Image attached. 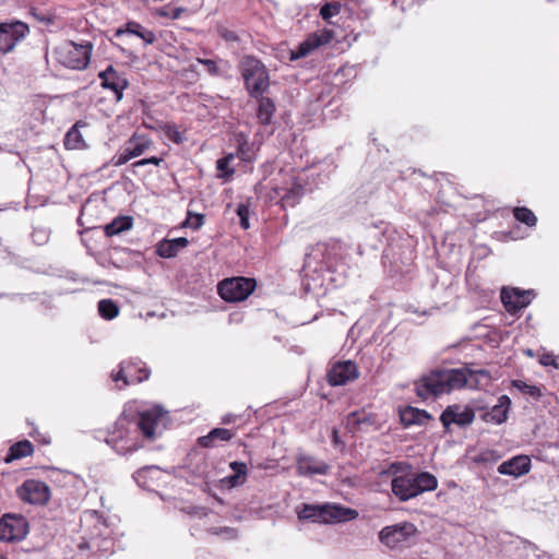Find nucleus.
Masks as SVG:
<instances>
[{"mask_svg":"<svg viewBox=\"0 0 559 559\" xmlns=\"http://www.w3.org/2000/svg\"><path fill=\"white\" fill-rule=\"evenodd\" d=\"M168 413L159 406L138 414L123 412L116 420L112 430L96 431L95 439L106 442L118 454H127L141 448L140 433L147 439H155L166 429Z\"/></svg>","mask_w":559,"mask_h":559,"instance_id":"f257e3e1","label":"nucleus"},{"mask_svg":"<svg viewBox=\"0 0 559 559\" xmlns=\"http://www.w3.org/2000/svg\"><path fill=\"white\" fill-rule=\"evenodd\" d=\"M389 473L393 476L392 492L401 501H407L438 487V479L428 472L417 473L407 462L392 463Z\"/></svg>","mask_w":559,"mask_h":559,"instance_id":"f03ea898","label":"nucleus"},{"mask_svg":"<svg viewBox=\"0 0 559 559\" xmlns=\"http://www.w3.org/2000/svg\"><path fill=\"white\" fill-rule=\"evenodd\" d=\"M468 367L435 369L415 382V392L421 400L438 397L467 385Z\"/></svg>","mask_w":559,"mask_h":559,"instance_id":"7ed1b4c3","label":"nucleus"},{"mask_svg":"<svg viewBox=\"0 0 559 559\" xmlns=\"http://www.w3.org/2000/svg\"><path fill=\"white\" fill-rule=\"evenodd\" d=\"M296 512L300 521H310L313 524L344 523L358 518L357 510L335 503H302Z\"/></svg>","mask_w":559,"mask_h":559,"instance_id":"20e7f679","label":"nucleus"},{"mask_svg":"<svg viewBox=\"0 0 559 559\" xmlns=\"http://www.w3.org/2000/svg\"><path fill=\"white\" fill-rule=\"evenodd\" d=\"M93 45L90 41L76 44L66 40L56 46L51 55L61 66L72 70H84L91 61Z\"/></svg>","mask_w":559,"mask_h":559,"instance_id":"39448f33","label":"nucleus"},{"mask_svg":"<svg viewBox=\"0 0 559 559\" xmlns=\"http://www.w3.org/2000/svg\"><path fill=\"white\" fill-rule=\"evenodd\" d=\"M240 72L245 87L251 97H260L269 90V72L255 57L245 56L240 61Z\"/></svg>","mask_w":559,"mask_h":559,"instance_id":"423d86ee","label":"nucleus"},{"mask_svg":"<svg viewBox=\"0 0 559 559\" xmlns=\"http://www.w3.org/2000/svg\"><path fill=\"white\" fill-rule=\"evenodd\" d=\"M306 189L302 181L292 173L280 174V178L275 179V183L269 194L270 201L281 202L284 207L295 206Z\"/></svg>","mask_w":559,"mask_h":559,"instance_id":"0eeeda50","label":"nucleus"},{"mask_svg":"<svg viewBox=\"0 0 559 559\" xmlns=\"http://www.w3.org/2000/svg\"><path fill=\"white\" fill-rule=\"evenodd\" d=\"M151 371L146 365L139 358H130L123 360L119 365V370L111 373L114 382H122L119 388L130 384L141 383L150 378Z\"/></svg>","mask_w":559,"mask_h":559,"instance_id":"6e6552de","label":"nucleus"},{"mask_svg":"<svg viewBox=\"0 0 559 559\" xmlns=\"http://www.w3.org/2000/svg\"><path fill=\"white\" fill-rule=\"evenodd\" d=\"M416 526H383L379 532L380 542L391 549H402L417 542Z\"/></svg>","mask_w":559,"mask_h":559,"instance_id":"1a4fd4ad","label":"nucleus"},{"mask_svg":"<svg viewBox=\"0 0 559 559\" xmlns=\"http://www.w3.org/2000/svg\"><path fill=\"white\" fill-rule=\"evenodd\" d=\"M255 281L247 277L225 278L218 284L219 296L228 302H238L248 298L254 290Z\"/></svg>","mask_w":559,"mask_h":559,"instance_id":"9d476101","label":"nucleus"},{"mask_svg":"<svg viewBox=\"0 0 559 559\" xmlns=\"http://www.w3.org/2000/svg\"><path fill=\"white\" fill-rule=\"evenodd\" d=\"M29 33L28 25L21 21L0 23V55L11 52Z\"/></svg>","mask_w":559,"mask_h":559,"instance_id":"9b49d317","label":"nucleus"},{"mask_svg":"<svg viewBox=\"0 0 559 559\" xmlns=\"http://www.w3.org/2000/svg\"><path fill=\"white\" fill-rule=\"evenodd\" d=\"M17 496L31 504H45L50 498V489L41 480L27 479L19 487Z\"/></svg>","mask_w":559,"mask_h":559,"instance_id":"f8f14e48","label":"nucleus"},{"mask_svg":"<svg viewBox=\"0 0 559 559\" xmlns=\"http://www.w3.org/2000/svg\"><path fill=\"white\" fill-rule=\"evenodd\" d=\"M475 418V412L472 407L461 406L457 404L448 406L440 416V421L445 429L451 425L459 427L469 426Z\"/></svg>","mask_w":559,"mask_h":559,"instance_id":"ddd939ff","label":"nucleus"},{"mask_svg":"<svg viewBox=\"0 0 559 559\" xmlns=\"http://www.w3.org/2000/svg\"><path fill=\"white\" fill-rule=\"evenodd\" d=\"M100 86L110 90L114 93L116 102H120L123 97V91L129 86L126 76L119 73L111 64L106 70L98 73Z\"/></svg>","mask_w":559,"mask_h":559,"instance_id":"4468645a","label":"nucleus"},{"mask_svg":"<svg viewBox=\"0 0 559 559\" xmlns=\"http://www.w3.org/2000/svg\"><path fill=\"white\" fill-rule=\"evenodd\" d=\"M534 298L533 290H521L520 288H503L501 290V301L510 313H516L527 307Z\"/></svg>","mask_w":559,"mask_h":559,"instance_id":"2eb2a0df","label":"nucleus"},{"mask_svg":"<svg viewBox=\"0 0 559 559\" xmlns=\"http://www.w3.org/2000/svg\"><path fill=\"white\" fill-rule=\"evenodd\" d=\"M326 377L331 385H344L358 378L357 366L350 360L336 362L331 367Z\"/></svg>","mask_w":559,"mask_h":559,"instance_id":"dca6fc26","label":"nucleus"},{"mask_svg":"<svg viewBox=\"0 0 559 559\" xmlns=\"http://www.w3.org/2000/svg\"><path fill=\"white\" fill-rule=\"evenodd\" d=\"M296 469L300 476L326 475L330 465L314 456L308 454H299L296 459Z\"/></svg>","mask_w":559,"mask_h":559,"instance_id":"f3484780","label":"nucleus"},{"mask_svg":"<svg viewBox=\"0 0 559 559\" xmlns=\"http://www.w3.org/2000/svg\"><path fill=\"white\" fill-rule=\"evenodd\" d=\"M511 407V400L508 395H501L498 397L497 404L490 409L485 411L480 418L485 423H491L495 425H501L508 419L509 411Z\"/></svg>","mask_w":559,"mask_h":559,"instance_id":"a211bd4d","label":"nucleus"},{"mask_svg":"<svg viewBox=\"0 0 559 559\" xmlns=\"http://www.w3.org/2000/svg\"><path fill=\"white\" fill-rule=\"evenodd\" d=\"M497 469L501 475L520 477L531 471V459L527 455H516L502 462Z\"/></svg>","mask_w":559,"mask_h":559,"instance_id":"6ab92c4d","label":"nucleus"},{"mask_svg":"<svg viewBox=\"0 0 559 559\" xmlns=\"http://www.w3.org/2000/svg\"><path fill=\"white\" fill-rule=\"evenodd\" d=\"M400 419L404 427H411L413 425L421 426L431 419V415L424 409L406 406L400 411Z\"/></svg>","mask_w":559,"mask_h":559,"instance_id":"aec40b11","label":"nucleus"},{"mask_svg":"<svg viewBox=\"0 0 559 559\" xmlns=\"http://www.w3.org/2000/svg\"><path fill=\"white\" fill-rule=\"evenodd\" d=\"M233 474L222 479V484L228 488H235L246 483L248 466L245 462L234 461L229 463Z\"/></svg>","mask_w":559,"mask_h":559,"instance_id":"412c9836","label":"nucleus"},{"mask_svg":"<svg viewBox=\"0 0 559 559\" xmlns=\"http://www.w3.org/2000/svg\"><path fill=\"white\" fill-rule=\"evenodd\" d=\"M189 245V240L185 237H178L170 240H162L157 245L156 252L160 258L169 259L178 254V252Z\"/></svg>","mask_w":559,"mask_h":559,"instance_id":"4be33fe9","label":"nucleus"},{"mask_svg":"<svg viewBox=\"0 0 559 559\" xmlns=\"http://www.w3.org/2000/svg\"><path fill=\"white\" fill-rule=\"evenodd\" d=\"M124 34L138 36L144 41L145 45H151L156 39L155 34L152 31L146 29L140 23L133 21L128 22L124 28H119L116 31V37H120Z\"/></svg>","mask_w":559,"mask_h":559,"instance_id":"5701e85b","label":"nucleus"},{"mask_svg":"<svg viewBox=\"0 0 559 559\" xmlns=\"http://www.w3.org/2000/svg\"><path fill=\"white\" fill-rule=\"evenodd\" d=\"M235 433L226 428H214L206 436L200 437L198 443L203 448H214L222 441H229Z\"/></svg>","mask_w":559,"mask_h":559,"instance_id":"b1692460","label":"nucleus"},{"mask_svg":"<svg viewBox=\"0 0 559 559\" xmlns=\"http://www.w3.org/2000/svg\"><path fill=\"white\" fill-rule=\"evenodd\" d=\"M152 146V141L145 135L133 134L127 142L124 147L132 158L143 155Z\"/></svg>","mask_w":559,"mask_h":559,"instance_id":"393cba45","label":"nucleus"},{"mask_svg":"<svg viewBox=\"0 0 559 559\" xmlns=\"http://www.w3.org/2000/svg\"><path fill=\"white\" fill-rule=\"evenodd\" d=\"M255 98L258 99L257 118L260 123L267 126L272 122V118L275 114V104L273 99L270 97H264L263 95Z\"/></svg>","mask_w":559,"mask_h":559,"instance_id":"a878e982","label":"nucleus"},{"mask_svg":"<svg viewBox=\"0 0 559 559\" xmlns=\"http://www.w3.org/2000/svg\"><path fill=\"white\" fill-rule=\"evenodd\" d=\"M85 126L84 122L78 121L73 124L64 135V146L68 150H84L87 147L79 128Z\"/></svg>","mask_w":559,"mask_h":559,"instance_id":"bb28decb","label":"nucleus"},{"mask_svg":"<svg viewBox=\"0 0 559 559\" xmlns=\"http://www.w3.org/2000/svg\"><path fill=\"white\" fill-rule=\"evenodd\" d=\"M33 452H34V447H33L32 442H29L28 440H22V441L15 442L14 444H12L10 447L9 452H8L7 456L4 457V462L7 464H9L15 460H20V459L29 456V455H32Z\"/></svg>","mask_w":559,"mask_h":559,"instance_id":"cd10ccee","label":"nucleus"},{"mask_svg":"<svg viewBox=\"0 0 559 559\" xmlns=\"http://www.w3.org/2000/svg\"><path fill=\"white\" fill-rule=\"evenodd\" d=\"M28 534V526H0V542L19 543Z\"/></svg>","mask_w":559,"mask_h":559,"instance_id":"c85d7f7f","label":"nucleus"},{"mask_svg":"<svg viewBox=\"0 0 559 559\" xmlns=\"http://www.w3.org/2000/svg\"><path fill=\"white\" fill-rule=\"evenodd\" d=\"M133 225L130 216H118L104 227L105 235L112 237L129 230Z\"/></svg>","mask_w":559,"mask_h":559,"instance_id":"c756f323","label":"nucleus"},{"mask_svg":"<svg viewBox=\"0 0 559 559\" xmlns=\"http://www.w3.org/2000/svg\"><path fill=\"white\" fill-rule=\"evenodd\" d=\"M366 425H370V419L364 411H355L346 416L345 426L350 432L361 430Z\"/></svg>","mask_w":559,"mask_h":559,"instance_id":"7c9ffc66","label":"nucleus"},{"mask_svg":"<svg viewBox=\"0 0 559 559\" xmlns=\"http://www.w3.org/2000/svg\"><path fill=\"white\" fill-rule=\"evenodd\" d=\"M98 313L105 320H112L119 314V308L111 299H102L98 302Z\"/></svg>","mask_w":559,"mask_h":559,"instance_id":"2f4dec72","label":"nucleus"},{"mask_svg":"<svg viewBox=\"0 0 559 559\" xmlns=\"http://www.w3.org/2000/svg\"><path fill=\"white\" fill-rule=\"evenodd\" d=\"M513 215L516 221L532 227L537 223L536 215L527 207H515L513 210Z\"/></svg>","mask_w":559,"mask_h":559,"instance_id":"473e14b6","label":"nucleus"},{"mask_svg":"<svg viewBox=\"0 0 559 559\" xmlns=\"http://www.w3.org/2000/svg\"><path fill=\"white\" fill-rule=\"evenodd\" d=\"M317 46H314V41L312 37H308L305 41L300 43L296 50H292L290 60H297L308 56L312 50H314Z\"/></svg>","mask_w":559,"mask_h":559,"instance_id":"72a5a7b5","label":"nucleus"},{"mask_svg":"<svg viewBox=\"0 0 559 559\" xmlns=\"http://www.w3.org/2000/svg\"><path fill=\"white\" fill-rule=\"evenodd\" d=\"M159 473V469L155 466H146V467H143V468H140L138 469L134 474H133V478L134 480L138 483L139 486L141 487H150V484L147 481V478L152 475V474H158Z\"/></svg>","mask_w":559,"mask_h":559,"instance_id":"f704fd0d","label":"nucleus"},{"mask_svg":"<svg viewBox=\"0 0 559 559\" xmlns=\"http://www.w3.org/2000/svg\"><path fill=\"white\" fill-rule=\"evenodd\" d=\"M512 386L518 389L520 392L527 394L532 397L538 399L542 395V391L536 385H530L522 380H513Z\"/></svg>","mask_w":559,"mask_h":559,"instance_id":"c9c22d12","label":"nucleus"},{"mask_svg":"<svg viewBox=\"0 0 559 559\" xmlns=\"http://www.w3.org/2000/svg\"><path fill=\"white\" fill-rule=\"evenodd\" d=\"M204 224V215L199 213H193L188 211L187 218L182 223L183 227L191 228L193 230H198Z\"/></svg>","mask_w":559,"mask_h":559,"instance_id":"e433bc0d","label":"nucleus"},{"mask_svg":"<svg viewBox=\"0 0 559 559\" xmlns=\"http://www.w3.org/2000/svg\"><path fill=\"white\" fill-rule=\"evenodd\" d=\"M342 4L340 2H326L320 9L321 17L329 22L331 17L337 15L341 12Z\"/></svg>","mask_w":559,"mask_h":559,"instance_id":"4c0bfd02","label":"nucleus"},{"mask_svg":"<svg viewBox=\"0 0 559 559\" xmlns=\"http://www.w3.org/2000/svg\"><path fill=\"white\" fill-rule=\"evenodd\" d=\"M233 159L234 155L229 154L216 162L217 170L222 173L219 177L229 178L234 175L235 170L229 167Z\"/></svg>","mask_w":559,"mask_h":559,"instance_id":"58836bf2","label":"nucleus"},{"mask_svg":"<svg viewBox=\"0 0 559 559\" xmlns=\"http://www.w3.org/2000/svg\"><path fill=\"white\" fill-rule=\"evenodd\" d=\"M209 534L222 536L224 539L236 537V530L229 526H212L207 530Z\"/></svg>","mask_w":559,"mask_h":559,"instance_id":"ea45409f","label":"nucleus"},{"mask_svg":"<svg viewBox=\"0 0 559 559\" xmlns=\"http://www.w3.org/2000/svg\"><path fill=\"white\" fill-rule=\"evenodd\" d=\"M50 231L45 227H35L32 233L33 242L43 246L49 240Z\"/></svg>","mask_w":559,"mask_h":559,"instance_id":"a19ab883","label":"nucleus"},{"mask_svg":"<svg viewBox=\"0 0 559 559\" xmlns=\"http://www.w3.org/2000/svg\"><path fill=\"white\" fill-rule=\"evenodd\" d=\"M197 62L204 66L207 73L211 75L222 74V69L216 60L197 58Z\"/></svg>","mask_w":559,"mask_h":559,"instance_id":"79ce46f5","label":"nucleus"},{"mask_svg":"<svg viewBox=\"0 0 559 559\" xmlns=\"http://www.w3.org/2000/svg\"><path fill=\"white\" fill-rule=\"evenodd\" d=\"M313 38L314 46L320 47L322 45L329 44L333 38V32L330 29H323L321 33H314L310 35Z\"/></svg>","mask_w":559,"mask_h":559,"instance_id":"37998d69","label":"nucleus"},{"mask_svg":"<svg viewBox=\"0 0 559 559\" xmlns=\"http://www.w3.org/2000/svg\"><path fill=\"white\" fill-rule=\"evenodd\" d=\"M132 157L129 155L127 148H123V152L115 155L108 163H106L103 168H106L108 165H112L115 167H119L131 160Z\"/></svg>","mask_w":559,"mask_h":559,"instance_id":"c03bdc74","label":"nucleus"},{"mask_svg":"<svg viewBox=\"0 0 559 559\" xmlns=\"http://www.w3.org/2000/svg\"><path fill=\"white\" fill-rule=\"evenodd\" d=\"M237 215L240 219V226L243 229H248L250 227L249 224V207L245 204H239L237 207Z\"/></svg>","mask_w":559,"mask_h":559,"instance_id":"a18cd8bd","label":"nucleus"},{"mask_svg":"<svg viewBox=\"0 0 559 559\" xmlns=\"http://www.w3.org/2000/svg\"><path fill=\"white\" fill-rule=\"evenodd\" d=\"M162 162H163L162 157L152 156V157H148V158H143V159L134 162L132 164V167L136 168V167L145 166V165H148V164H152V165H155V166H159Z\"/></svg>","mask_w":559,"mask_h":559,"instance_id":"49530a36","label":"nucleus"},{"mask_svg":"<svg viewBox=\"0 0 559 559\" xmlns=\"http://www.w3.org/2000/svg\"><path fill=\"white\" fill-rule=\"evenodd\" d=\"M469 369V373L467 374V384L471 386V388H474L477 385V382L476 383H473L472 382V379L474 376H480V377H485V378H489L490 374H489V371L486 370V369H477V370H473L471 368Z\"/></svg>","mask_w":559,"mask_h":559,"instance_id":"de8ad7c7","label":"nucleus"},{"mask_svg":"<svg viewBox=\"0 0 559 559\" xmlns=\"http://www.w3.org/2000/svg\"><path fill=\"white\" fill-rule=\"evenodd\" d=\"M557 360H558V357H556L552 354H543L539 358L540 365H543L545 367L552 366L558 369L559 365H558Z\"/></svg>","mask_w":559,"mask_h":559,"instance_id":"09e8293b","label":"nucleus"},{"mask_svg":"<svg viewBox=\"0 0 559 559\" xmlns=\"http://www.w3.org/2000/svg\"><path fill=\"white\" fill-rule=\"evenodd\" d=\"M183 11H185V9H182V8H175L171 10V12L166 11V9H162V10H159L158 13H159V15L169 16L173 20H177L181 16Z\"/></svg>","mask_w":559,"mask_h":559,"instance_id":"8fccbe9b","label":"nucleus"},{"mask_svg":"<svg viewBox=\"0 0 559 559\" xmlns=\"http://www.w3.org/2000/svg\"><path fill=\"white\" fill-rule=\"evenodd\" d=\"M219 34L226 41H238L239 40L238 35L231 29H228V28L221 29Z\"/></svg>","mask_w":559,"mask_h":559,"instance_id":"3c124183","label":"nucleus"},{"mask_svg":"<svg viewBox=\"0 0 559 559\" xmlns=\"http://www.w3.org/2000/svg\"><path fill=\"white\" fill-rule=\"evenodd\" d=\"M95 544V540H87L85 537L81 538V542L78 544L79 549H91L93 545Z\"/></svg>","mask_w":559,"mask_h":559,"instance_id":"603ef678","label":"nucleus"},{"mask_svg":"<svg viewBox=\"0 0 559 559\" xmlns=\"http://www.w3.org/2000/svg\"><path fill=\"white\" fill-rule=\"evenodd\" d=\"M85 515H86V520H91V519H93V518H96V519H97V521H99V520H100V515L98 514V512H97V511H86V512H85Z\"/></svg>","mask_w":559,"mask_h":559,"instance_id":"864d4df0","label":"nucleus"},{"mask_svg":"<svg viewBox=\"0 0 559 559\" xmlns=\"http://www.w3.org/2000/svg\"><path fill=\"white\" fill-rule=\"evenodd\" d=\"M234 419H235V416H234V415H231V414H226V415H225V416H223V418H222V424H224V425L230 424Z\"/></svg>","mask_w":559,"mask_h":559,"instance_id":"5fc2aeb1","label":"nucleus"},{"mask_svg":"<svg viewBox=\"0 0 559 559\" xmlns=\"http://www.w3.org/2000/svg\"><path fill=\"white\" fill-rule=\"evenodd\" d=\"M332 441L334 444H337L340 442L338 431L335 428H333L332 430Z\"/></svg>","mask_w":559,"mask_h":559,"instance_id":"6e6d98bb","label":"nucleus"},{"mask_svg":"<svg viewBox=\"0 0 559 559\" xmlns=\"http://www.w3.org/2000/svg\"><path fill=\"white\" fill-rule=\"evenodd\" d=\"M173 139L174 142L176 143H180L182 142V138H181V134L178 132V131H175L174 132V135L170 136Z\"/></svg>","mask_w":559,"mask_h":559,"instance_id":"4d7b16f0","label":"nucleus"},{"mask_svg":"<svg viewBox=\"0 0 559 559\" xmlns=\"http://www.w3.org/2000/svg\"><path fill=\"white\" fill-rule=\"evenodd\" d=\"M7 519H14V515L8 513V514H4L1 519H0V525L2 524H7L5 521Z\"/></svg>","mask_w":559,"mask_h":559,"instance_id":"13d9d810","label":"nucleus"},{"mask_svg":"<svg viewBox=\"0 0 559 559\" xmlns=\"http://www.w3.org/2000/svg\"><path fill=\"white\" fill-rule=\"evenodd\" d=\"M488 459L486 457V454H481L479 457V462H487Z\"/></svg>","mask_w":559,"mask_h":559,"instance_id":"bf43d9fd","label":"nucleus"},{"mask_svg":"<svg viewBox=\"0 0 559 559\" xmlns=\"http://www.w3.org/2000/svg\"><path fill=\"white\" fill-rule=\"evenodd\" d=\"M0 559H5V557L0 552Z\"/></svg>","mask_w":559,"mask_h":559,"instance_id":"052dcab7","label":"nucleus"}]
</instances>
